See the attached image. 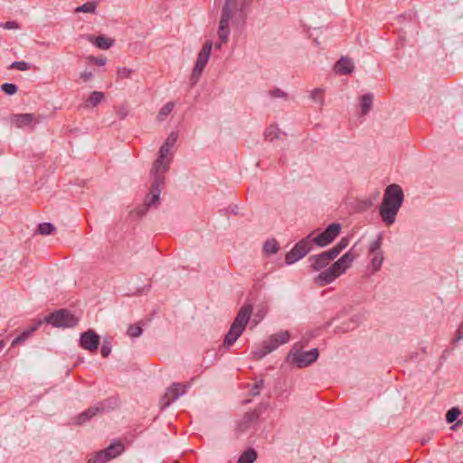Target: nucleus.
<instances>
[{"instance_id": "1", "label": "nucleus", "mask_w": 463, "mask_h": 463, "mask_svg": "<svg viewBox=\"0 0 463 463\" xmlns=\"http://www.w3.org/2000/svg\"><path fill=\"white\" fill-rule=\"evenodd\" d=\"M402 202L403 192L401 186L395 184L387 186L379 209L380 215L386 224L389 225L395 222V217Z\"/></svg>"}, {"instance_id": "2", "label": "nucleus", "mask_w": 463, "mask_h": 463, "mask_svg": "<svg viewBox=\"0 0 463 463\" xmlns=\"http://www.w3.org/2000/svg\"><path fill=\"white\" fill-rule=\"evenodd\" d=\"M355 247L356 243L349 250V251L344 254L329 268L321 271L314 279L315 283L318 287H325L332 283L341 274L345 273L358 255L357 253L354 252Z\"/></svg>"}, {"instance_id": "3", "label": "nucleus", "mask_w": 463, "mask_h": 463, "mask_svg": "<svg viewBox=\"0 0 463 463\" xmlns=\"http://www.w3.org/2000/svg\"><path fill=\"white\" fill-rule=\"evenodd\" d=\"M252 313V306L251 305H244L239 310L235 319L231 325L230 330L225 335L223 340V347L229 348L231 347L236 340L241 335L247 324L250 321V316Z\"/></svg>"}, {"instance_id": "4", "label": "nucleus", "mask_w": 463, "mask_h": 463, "mask_svg": "<svg viewBox=\"0 0 463 463\" xmlns=\"http://www.w3.org/2000/svg\"><path fill=\"white\" fill-rule=\"evenodd\" d=\"M165 174L151 173L153 182L151 184L150 192L146 196L144 203L137 209L138 216L145 215L150 207H156L160 201V194L165 184Z\"/></svg>"}, {"instance_id": "5", "label": "nucleus", "mask_w": 463, "mask_h": 463, "mask_svg": "<svg viewBox=\"0 0 463 463\" xmlns=\"http://www.w3.org/2000/svg\"><path fill=\"white\" fill-rule=\"evenodd\" d=\"M235 5V0H225L222 8L221 19L218 28L219 42L215 43V48L221 49L223 43H226L231 33L230 23L232 19V7Z\"/></svg>"}, {"instance_id": "6", "label": "nucleus", "mask_w": 463, "mask_h": 463, "mask_svg": "<svg viewBox=\"0 0 463 463\" xmlns=\"http://www.w3.org/2000/svg\"><path fill=\"white\" fill-rule=\"evenodd\" d=\"M177 140V134L175 132L170 133L164 144L161 146L158 151V157L154 162L151 173H161L165 174L169 168V162L165 161V157L171 152L172 147Z\"/></svg>"}, {"instance_id": "7", "label": "nucleus", "mask_w": 463, "mask_h": 463, "mask_svg": "<svg viewBox=\"0 0 463 463\" xmlns=\"http://www.w3.org/2000/svg\"><path fill=\"white\" fill-rule=\"evenodd\" d=\"M315 232H311L307 237L300 240L295 246L288 251L285 257V262L291 265L300 259L304 258L312 249L311 236Z\"/></svg>"}, {"instance_id": "8", "label": "nucleus", "mask_w": 463, "mask_h": 463, "mask_svg": "<svg viewBox=\"0 0 463 463\" xmlns=\"http://www.w3.org/2000/svg\"><path fill=\"white\" fill-rule=\"evenodd\" d=\"M55 327H73L77 325L78 319L68 310L60 309L51 313L43 320Z\"/></svg>"}, {"instance_id": "9", "label": "nucleus", "mask_w": 463, "mask_h": 463, "mask_svg": "<svg viewBox=\"0 0 463 463\" xmlns=\"http://www.w3.org/2000/svg\"><path fill=\"white\" fill-rule=\"evenodd\" d=\"M341 228V224L337 222L329 224L326 229L317 236H311L312 244L315 243L319 247L329 245L339 235Z\"/></svg>"}, {"instance_id": "10", "label": "nucleus", "mask_w": 463, "mask_h": 463, "mask_svg": "<svg viewBox=\"0 0 463 463\" xmlns=\"http://www.w3.org/2000/svg\"><path fill=\"white\" fill-rule=\"evenodd\" d=\"M290 354L293 356V363L299 368H304L314 363L318 357V350L317 348H313L307 352H300L298 350L296 351L295 354L290 352Z\"/></svg>"}, {"instance_id": "11", "label": "nucleus", "mask_w": 463, "mask_h": 463, "mask_svg": "<svg viewBox=\"0 0 463 463\" xmlns=\"http://www.w3.org/2000/svg\"><path fill=\"white\" fill-rule=\"evenodd\" d=\"M188 385H182L180 383H173L166 391L165 395L161 399V406L163 408L168 407L170 403L176 399H178L181 395H183Z\"/></svg>"}, {"instance_id": "12", "label": "nucleus", "mask_w": 463, "mask_h": 463, "mask_svg": "<svg viewBox=\"0 0 463 463\" xmlns=\"http://www.w3.org/2000/svg\"><path fill=\"white\" fill-rule=\"evenodd\" d=\"M80 346L90 352L96 351L99 345V335L95 331L89 329L80 335Z\"/></svg>"}, {"instance_id": "13", "label": "nucleus", "mask_w": 463, "mask_h": 463, "mask_svg": "<svg viewBox=\"0 0 463 463\" xmlns=\"http://www.w3.org/2000/svg\"><path fill=\"white\" fill-rule=\"evenodd\" d=\"M105 409L106 407L103 402H99L95 406H91L83 412H81L80 415H78L76 419V423L81 425L90 420L95 415L102 413L105 411Z\"/></svg>"}, {"instance_id": "14", "label": "nucleus", "mask_w": 463, "mask_h": 463, "mask_svg": "<svg viewBox=\"0 0 463 463\" xmlns=\"http://www.w3.org/2000/svg\"><path fill=\"white\" fill-rule=\"evenodd\" d=\"M39 118L40 117L36 118L34 114L32 113L16 114L12 117V123L17 128H24L29 126L32 122L39 123Z\"/></svg>"}, {"instance_id": "15", "label": "nucleus", "mask_w": 463, "mask_h": 463, "mask_svg": "<svg viewBox=\"0 0 463 463\" xmlns=\"http://www.w3.org/2000/svg\"><path fill=\"white\" fill-rule=\"evenodd\" d=\"M354 69V62L351 58L342 56L335 63V70L340 75H347L353 72Z\"/></svg>"}, {"instance_id": "16", "label": "nucleus", "mask_w": 463, "mask_h": 463, "mask_svg": "<svg viewBox=\"0 0 463 463\" xmlns=\"http://www.w3.org/2000/svg\"><path fill=\"white\" fill-rule=\"evenodd\" d=\"M212 48L213 43L211 41H207L200 51L194 66L203 70L204 69L208 62Z\"/></svg>"}, {"instance_id": "17", "label": "nucleus", "mask_w": 463, "mask_h": 463, "mask_svg": "<svg viewBox=\"0 0 463 463\" xmlns=\"http://www.w3.org/2000/svg\"><path fill=\"white\" fill-rule=\"evenodd\" d=\"M85 38L91 43H94L98 48L101 50H108L109 49L113 43L114 41L111 38L106 37L105 35H99L98 37H94L91 34H87Z\"/></svg>"}, {"instance_id": "18", "label": "nucleus", "mask_w": 463, "mask_h": 463, "mask_svg": "<svg viewBox=\"0 0 463 463\" xmlns=\"http://www.w3.org/2000/svg\"><path fill=\"white\" fill-rule=\"evenodd\" d=\"M289 340V332L279 331L269 337L267 342L270 346H274V350H276L280 345L288 343Z\"/></svg>"}, {"instance_id": "19", "label": "nucleus", "mask_w": 463, "mask_h": 463, "mask_svg": "<svg viewBox=\"0 0 463 463\" xmlns=\"http://www.w3.org/2000/svg\"><path fill=\"white\" fill-rule=\"evenodd\" d=\"M289 340V332L279 331L269 337L267 342L270 346H274V350H276L280 345L288 343Z\"/></svg>"}, {"instance_id": "20", "label": "nucleus", "mask_w": 463, "mask_h": 463, "mask_svg": "<svg viewBox=\"0 0 463 463\" xmlns=\"http://www.w3.org/2000/svg\"><path fill=\"white\" fill-rule=\"evenodd\" d=\"M43 323V320L37 321L34 325H33L29 329L24 330L23 333H21L17 337H15L13 342L12 345L15 346L22 343H24L26 339H28L33 333H34Z\"/></svg>"}, {"instance_id": "21", "label": "nucleus", "mask_w": 463, "mask_h": 463, "mask_svg": "<svg viewBox=\"0 0 463 463\" xmlns=\"http://www.w3.org/2000/svg\"><path fill=\"white\" fill-rule=\"evenodd\" d=\"M258 414L255 412H248L246 413L241 420L238 423V430L241 432H245L250 430L251 425L257 420Z\"/></svg>"}, {"instance_id": "22", "label": "nucleus", "mask_w": 463, "mask_h": 463, "mask_svg": "<svg viewBox=\"0 0 463 463\" xmlns=\"http://www.w3.org/2000/svg\"><path fill=\"white\" fill-rule=\"evenodd\" d=\"M308 261H309L312 269L316 271L325 269L330 263L328 260H326V258L322 255V253L317 254V255H311L308 258Z\"/></svg>"}, {"instance_id": "23", "label": "nucleus", "mask_w": 463, "mask_h": 463, "mask_svg": "<svg viewBox=\"0 0 463 463\" xmlns=\"http://www.w3.org/2000/svg\"><path fill=\"white\" fill-rule=\"evenodd\" d=\"M373 94L366 93L360 98L361 114L366 115L373 107Z\"/></svg>"}, {"instance_id": "24", "label": "nucleus", "mask_w": 463, "mask_h": 463, "mask_svg": "<svg viewBox=\"0 0 463 463\" xmlns=\"http://www.w3.org/2000/svg\"><path fill=\"white\" fill-rule=\"evenodd\" d=\"M274 351V346H270L266 341L263 342L260 347H257L252 351V355L255 359L260 360L265 357L268 354Z\"/></svg>"}, {"instance_id": "25", "label": "nucleus", "mask_w": 463, "mask_h": 463, "mask_svg": "<svg viewBox=\"0 0 463 463\" xmlns=\"http://www.w3.org/2000/svg\"><path fill=\"white\" fill-rule=\"evenodd\" d=\"M103 450L107 453V456L109 458V459H112L122 453L124 450V446L120 442H115L110 444Z\"/></svg>"}, {"instance_id": "26", "label": "nucleus", "mask_w": 463, "mask_h": 463, "mask_svg": "<svg viewBox=\"0 0 463 463\" xmlns=\"http://www.w3.org/2000/svg\"><path fill=\"white\" fill-rule=\"evenodd\" d=\"M257 458V452L253 449H248L239 458L237 463H253Z\"/></svg>"}, {"instance_id": "27", "label": "nucleus", "mask_w": 463, "mask_h": 463, "mask_svg": "<svg viewBox=\"0 0 463 463\" xmlns=\"http://www.w3.org/2000/svg\"><path fill=\"white\" fill-rule=\"evenodd\" d=\"M104 99V93L101 91H92L87 99V107H96Z\"/></svg>"}, {"instance_id": "28", "label": "nucleus", "mask_w": 463, "mask_h": 463, "mask_svg": "<svg viewBox=\"0 0 463 463\" xmlns=\"http://www.w3.org/2000/svg\"><path fill=\"white\" fill-rule=\"evenodd\" d=\"M98 3L97 2H87L83 4L82 5H80L75 8V13H89V14H95L97 10Z\"/></svg>"}, {"instance_id": "29", "label": "nucleus", "mask_w": 463, "mask_h": 463, "mask_svg": "<svg viewBox=\"0 0 463 463\" xmlns=\"http://www.w3.org/2000/svg\"><path fill=\"white\" fill-rule=\"evenodd\" d=\"M372 255H373V258L371 260L372 269L374 272H376L382 267V264L383 261V251H378Z\"/></svg>"}, {"instance_id": "30", "label": "nucleus", "mask_w": 463, "mask_h": 463, "mask_svg": "<svg viewBox=\"0 0 463 463\" xmlns=\"http://www.w3.org/2000/svg\"><path fill=\"white\" fill-rule=\"evenodd\" d=\"M109 458L107 456V453L104 450H100L95 455L90 457L88 458L87 463H106L108 462Z\"/></svg>"}, {"instance_id": "31", "label": "nucleus", "mask_w": 463, "mask_h": 463, "mask_svg": "<svg viewBox=\"0 0 463 463\" xmlns=\"http://www.w3.org/2000/svg\"><path fill=\"white\" fill-rule=\"evenodd\" d=\"M279 243L275 239L268 240L263 245V250L267 254H275L279 250Z\"/></svg>"}, {"instance_id": "32", "label": "nucleus", "mask_w": 463, "mask_h": 463, "mask_svg": "<svg viewBox=\"0 0 463 463\" xmlns=\"http://www.w3.org/2000/svg\"><path fill=\"white\" fill-rule=\"evenodd\" d=\"M174 107H175L174 102H168L165 106H163L158 112L157 119L159 121L165 120V118L172 112Z\"/></svg>"}, {"instance_id": "33", "label": "nucleus", "mask_w": 463, "mask_h": 463, "mask_svg": "<svg viewBox=\"0 0 463 463\" xmlns=\"http://www.w3.org/2000/svg\"><path fill=\"white\" fill-rule=\"evenodd\" d=\"M56 230L55 226L50 222H43L38 225V232L43 235H48Z\"/></svg>"}, {"instance_id": "34", "label": "nucleus", "mask_w": 463, "mask_h": 463, "mask_svg": "<svg viewBox=\"0 0 463 463\" xmlns=\"http://www.w3.org/2000/svg\"><path fill=\"white\" fill-rule=\"evenodd\" d=\"M460 410L457 407L451 408L446 414V420L448 423L454 422L460 415Z\"/></svg>"}, {"instance_id": "35", "label": "nucleus", "mask_w": 463, "mask_h": 463, "mask_svg": "<svg viewBox=\"0 0 463 463\" xmlns=\"http://www.w3.org/2000/svg\"><path fill=\"white\" fill-rule=\"evenodd\" d=\"M133 73V70L127 67H120L118 69L117 76L118 80L130 78Z\"/></svg>"}, {"instance_id": "36", "label": "nucleus", "mask_w": 463, "mask_h": 463, "mask_svg": "<svg viewBox=\"0 0 463 463\" xmlns=\"http://www.w3.org/2000/svg\"><path fill=\"white\" fill-rule=\"evenodd\" d=\"M381 245H382V235H379L378 238L371 242L369 246V253L373 254L381 250Z\"/></svg>"}, {"instance_id": "37", "label": "nucleus", "mask_w": 463, "mask_h": 463, "mask_svg": "<svg viewBox=\"0 0 463 463\" xmlns=\"http://www.w3.org/2000/svg\"><path fill=\"white\" fill-rule=\"evenodd\" d=\"M323 92L324 90L322 89H315L310 92V98L320 104L323 103Z\"/></svg>"}, {"instance_id": "38", "label": "nucleus", "mask_w": 463, "mask_h": 463, "mask_svg": "<svg viewBox=\"0 0 463 463\" xmlns=\"http://www.w3.org/2000/svg\"><path fill=\"white\" fill-rule=\"evenodd\" d=\"M1 90L8 95H14L17 92V86L13 83H4Z\"/></svg>"}, {"instance_id": "39", "label": "nucleus", "mask_w": 463, "mask_h": 463, "mask_svg": "<svg viewBox=\"0 0 463 463\" xmlns=\"http://www.w3.org/2000/svg\"><path fill=\"white\" fill-rule=\"evenodd\" d=\"M279 136V130L276 127H273V126L269 127L265 133V137L269 140H273L274 138H278Z\"/></svg>"}, {"instance_id": "40", "label": "nucleus", "mask_w": 463, "mask_h": 463, "mask_svg": "<svg viewBox=\"0 0 463 463\" xmlns=\"http://www.w3.org/2000/svg\"><path fill=\"white\" fill-rule=\"evenodd\" d=\"M142 334V328L138 325H131L128 328V335L130 337H137Z\"/></svg>"}, {"instance_id": "41", "label": "nucleus", "mask_w": 463, "mask_h": 463, "mask_svg": "<svg viewBox=\"0 0 463 463\" xmlns=\"http://www.w3.org/2000/svg\"><path fill=\"white\" fill-rule=\"evenodd\" d=\"M340 253L334 247L326 251H323L322 255L326 258L329 262L335 260Z\"/></svg>"}, {"instance_id": "42", "label": "nucleus", "mask_w": 463, "mask_h": 463, "mask_svg": "<svg viewBox=\"0 0 463 463\" xmlns=\"http://www.w3.org/2000/svg\"><path fill=\"white\" fill-rule=\"evenodd\" d=\"M10 68L12 69H17L19 71H27L31 68L30 63L21 61H14Z\"/></svg>"}, {"instance_id": "43", "label": "nucleus", "mask_w": 463, "mask_h": 463, "mask_svg": "<svg viewBox=\"0 0 463 463\" xmlns=\"http://www.w3.org/2000/svg\"><path fill=\"white\" fill-rule=\"evenodd\" d=\"M348 244L349 239L347 237H344L335 246H334V248L336 249L339 253H341V251L344 250L348 246Z\"/></svg>"}, {"instance_id": "44", "label": "nucleus", "mask_w": 463, "mask_h": 463, "mask_svg": "<svg viewBox=\"0 0 463 463\" xmlns=\"http://www.w3.org/2000/svg\"><path fill=\"white\" fill-rule=\"evenodd\" d=\"M203 71V69L194 66L191 75V80L193 81V84H195L198 81Z\"/></svg>"}, {"instance_id": "45", "label": "nucleus", "mask_w": 463, "mask_h": 463, "mask_svg": "<svg viewBox=\"0 0 463 463\" xmlns=\"http://www.w3.org/2000/svg\"><path fill=\"white\" fill-rule=\"evenodd\" d=\"M203 71V69L194 66L191 75V80L193 81V84H195L198 81Z\"/></svg>"}, {"instance_id": "46", "label": "nucleus", "mask_w": 463, "mask_h": 463, "mask_svg": "<svg viewBox=\"0 0 463 463\" xmlns=\"http://www.w3.org/2000/svg\"><path fill=\"white\" fill-rule=\"evenodd\" d=\"M269 94L271 98H287V93L279 89H273L269 91Z\"/></svg>"}, {"instance_id": "47", "label": "nucleus", "mask_w": 463, "mask_h": 463, "mask_svg": "<svg viewBox=\"0 0 463 463\" xmlns=\"http://www.w3.org/2000/svg\"><path fill=\"white\" fill-rule=\"evenodd\" d=\"M110 352H111L110 344L107 341H104L101 345V349H100L101 355L103 357H108L109 354H110Z\"/></svg>"}, {"instance_id": "48", "label": "nucleus", "mask_w": 463, "mask_h": 463, "mask_svg": "<svg viewBox=\"0 0 463 463\" xmlns=\"http://www.w3.org/2000/svg\"><path fill=\"white\" fill-rule=\"evenodd\" d=\"M4 29L11 30V29H19L20 26L15 21H8L0 24Z\"/></svg>"}, {"instance_id": "49", "label": "nucleus", "mask_w": 463, "mask_h": 463, "mask_svg": "<svg viewBox=\"0 0 463 463\" xmlns=\"http://www.w3.org/2000/svg\"><path fill=\"white\" fill-rule=\"evenodd\" d=\"M88 60L90 61V62H93V63L98 64L99 66L105 65L106 61H107L106 58L94 57V56H89Z\"/></svg>"}, {"instance_id": "50", "label": "nucleus", "mask_w": 463, "mask_h": 463, "mask_svg": "<svg viewBox=\"0 0 463 463\" xmlns=\"http://www.w3.org/2000/svg\"><path fill=\"white\" fill-rule=\"evenodd\" d=\"M238 5L240 13L243 14L245 9L250 5V2L248 0H242L240 3H237V0H235V5L232 7L235 8Z\"/></svg>"}, {"instance_id": "51", "label": "nucleus", "mask_w": 463, "mask_h": 463, "mask_svg": "<svg viewBox=\"0 0 463 463\" xmlns=\"http://www.w3.org/2000/svg\"><path fill=\"white\" fill-rule=\"evenodd\" d=\"M263 387V380H260L255 383L253 388L251 389L252 395H258L260 393V390Z\"/></svg>"}, {"instance_id": "52", "label": "nucleus", "mask_w": 463, "mask_h": 463, "mask_svg": "<svg viewBox=\"0 0 463 463\" xmlns=\"http://www.w3.org/2000/svg\"><path fill=\"white\" fill-rule=\"evenodd\" d=\"M93 74L90 71H83L80 73V79H82L84 81H88L90 79H92Z\"/></svg>"}, {"instance_id": "53", "label": "nucleus", "mask_w": 463, "mask_h": 463, "mask_svg": "<svg viewBox=\"0 0 463 463\" xmlns=\"http://www.w3.org/2000/svg\"><path fill=\"white\" fill-rule=\"evenodd\" d=\"M463 338V325L460 324L458 329L457 330V336H456V340L457 341H459Z\"/></svg>"}, {"instance_id": "54", "label": "nucleus", "mask_w": 463, "mask_h": 463, "mask_svg": "<svg viewBox=\"0 0 463 463\" xmlns=\"http://www.w3.org/2000/svg\"><path fill=\"white\" fill-rule=\"evenodd\" d=\"M463 338V325L460 324L458 329L457 330V336H456V340L457 341H459Z\"/></svg>"}, {"instance_id": "55", "label": "nucleus", "mask_w": 463, "mask_h": 463, "mask_svg": "<svg viewBox=\"0 0 463 463\" xmlns=\"http://www.w3.org/2000/svg\"><path fill=\"white\" fill-rule=\"evenodd\" d=\"M463 338V325L460 324L458 329L457 330V336H456V340L457 341H459Z\"/></svg>"}, {"instance_id": "56", "label": "nucleus", "mask_w": 463, "mask_h": 463, "mask_svg": "<svg viewBox=\"0 0 463 463\" xmlns=\"http://www.w3.org/2000/svg\"><path fill=\"white\" fill-rule=\"evenodd\" d=\"M463 338V325L460 324L458 329L457 330V336H456V340L457 341H459Z\"/></svg>"}, {"instance_id": "57", "label": "nucleus", "mask_w": 463, "mask_h": 463, "mask_svg": "<svg viewBox=\"0 0 463 463\" xmlns=\"http://www.w3.org/2000/svg\"><path fill=\"white\" fill-rule=\"evenodd\" d=\"M128 114V111L126 109L122 108L120 109H118V115L121 118H124Z\"/></svg>"}, {"instance_id": "58", "label": "nucleus", "mask_w": 463, "mask_h": 463, "mask_svg": "<svg viewBox=\"0 0 463 463\" xmlns=\"http://www.w3.org/2000/svg\"><path fill=\"white\" fill-rule=\"evenodd\" d=\"M463 425V417L460 418L454 426L451 427L452 430H456L458 426Z\"/></svg>"}, {"instance_id": "59", "label": "nucleus", "mask_w": 463, "mask_h": 463, "mask_svg": "<svg viewBox=\"0 0 463 463\" xmlns=\"http://www.w3.org/2000/svg\"><path fill=\"white\" fill-rule=\"evenodd\" d=\"M5 347V342L0 340V351Z\"/></svg>"}, {"instance_id": "60", "label": "nucleus", "mask_w": 463, "mask_h": 463, "mask_svg": "<svg viewBox=\"0 0 463 463\" xmlns=\"http://www.w3.org/2000/svg\"><path fill=\"white\" fill-rule=\"evenodd\" d=\"M173 463H179V462H178V461H175V462H173Z\"/></svg>"}, {"instance_id": "61", "label": "nucleus", "mask_w": 463, "mask_h": 463, "mask_svg": "<svg viewBox=\"0 0 463 463\" xmlns=\"http://www.w3.org/2000/svg\"><path fill=\"white\" fill-rule=\"evenodd\" d=\"M461 324L463 325V322Z\"/></svg>"}]
</instances>
